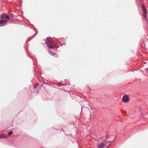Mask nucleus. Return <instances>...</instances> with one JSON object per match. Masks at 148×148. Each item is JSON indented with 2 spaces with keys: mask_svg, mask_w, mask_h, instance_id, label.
Listing matches in <instances>:
<instances>
[{
  "mask_svg": "<svg viewBox=\"0 0 148 148\" xmlns=\"http://www.w3.org/2000/svg\"><path fill=\"white\" fill-rule=\"evenodd\" d=\"M45 42L49 49H52L56 47L54 42L50 38H47Z\"/></svg>",
  "mask_w": 148,
  "mask_h": 148,
  "instance_id": "1",
  "label": "nucleus"
},
{
  "mask_svg": "<svg viewBox=\"0 0 148 148\" xmlns=\"http://www.w3.org/2000/svg\"><path fill=\"white\" fill-rule=\"evenodd\" d=\"M1 20H0V26H3L7 23L6 20H9L10 17L9 16L5 14L1 16Z\"/></svg>",
  "mask_w": 148,
  "mask_h": 148,
  "instance_id": "2",
  "label": "nucleus"
},
{
  "mask_svg": "<svg viewBox=\"0 0 148 148\" xmlns=\"http://www.w3.org/2000/svg\"><path fill=\"white\" fill-rule=\"evenodd\" d=\"M128 100V96L127 95H125L122 98L123 101L125 103L127 102Z\"/></svg>",
  "mask_w": 148,
  "mask_h": 148,
  "instance_id": "3",
  "label": "nucleus"
},
{
  "mask_svg": "<svg viewBox=\"0 0 148 148\" xmlns=\"http://www.w3.org/2000/svg\"><path fill=\"white\" fill-rule=\"evenodd\" d=\"M98 148H103L104 147V143L103 142H101L97 144Z\"/></svg>",
  "mask_w": 148,
  "mask_h": 148,
  "instance_id": "4",
  "label": "nucleus"
},
{
  "mask_svg": "<svg viewBox=\"0 0 148 148\" xmlns=\"http://www.w3.org/2000/svg\"><path fill=\"white\" fill-rule=\"evenodd\" d=\"M7 135L5 134H2L0 135V138H3L6 137Z\"/></svg>",
  "mask_w": 148,
  "mask_h": 148,
  "instance_id": "5",
  "label": "nucleus"
},
{
  "mask_svg": "<svg viewBox=\"0 0 148 148\" xmlns=\"http://www.w3.org/2000/svg\"><path fill=\"white\" fill-rule=\"evenodd\" d=\"M142 8L143 9V13L147 12V10H146V8L144 6V5H142Z\"/></svg>",
  "mask_w": 148,
  "mask_h": 148,
  "instance_id": "6",
  "label": "nucleus"
},
{
  "mask_svg": "<svg viewBox=\"0 0 148 148\" xmlns=\"http://www.w3.org/2000/svg\"><path fill=\"white\" fill-rule=\"evenodd\" d=\"M49 53L52 56H54L56 54V53H54L52 51H51L50 50H49Z\"/></svg>",
  "mask_w": 148,
  "mask_h": 148,
  "instance_id": "7",
  "label": "nucleus"
},
{
  "mask_svg": "<svg viewBox=\"0 0 148 148\" xmlns=\"http://www.w3.org/2000/svg\"><path fill=\"white\" fill-rule=\"evenodd\" d=\"M143 16L145 18H147V12H144L143 14Z\"/></svg>",
  "mask_w": 148,
  "mask_h": 148,
  "instance_id": "8",
  "label": "nucleus"
},
{
  "mask_svg": "<svg viewBox=\"0 0 148 148\" xmlns=\"http://www.w3.org/2000/svg\"><path fill=\"white\" fill-rule=\"evenodd\" d=\"M12 131H10V132L8 133V135L9 136L10 135L12 134Z\"/></svg>",
  "mask_w": 148,
  "mask_h": 148,
  "instance_id": "9",
  "label": "nucleus"
},
{
  "mask_svg": "<svg viewBox=\"0 0 148 148\" xmlns=\"http://www.w3.org/2000/svg\"><path fill=\"white\" fill-rule=\"evenodd\" d=\"M109 147H110V146L109 145L108 146V147H107L106 148H109Z\"/></svg>",
  "mask_w": 148,
  "mask_h": 148,
  "instance_id": "10",
  "label": "nucleus"
},
{
  "mask_svg": "<svg viewBox=\"0 0 148 148\" xmlns=\"http://www.w3.org/2000/svg\"><path fill=\"white\" fill-rule=\"evenodd\" d=\"M36 87V86L34 87V88H35Z\"/></svg>",
  "mask_w": 148,
  "mask_h": 148,
  "instance_id": "11",
  "label": "nucleus"
}]
</instances>
